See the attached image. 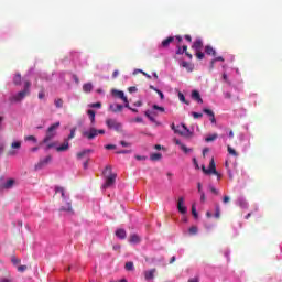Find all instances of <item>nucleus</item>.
<instances>
[{"instance_id": "f257e3e1", "label": "nucleus", "mask_w": 282, "mask_h": 282, "mask_svg": "<svg viewBox=\"0 0 282 282\" xmlns=\"http://www.w3.org/2000/svg\"><path fill=\"white\" fill-rule=\"evenodd\" d=\"M61 195L63 205L61 206L59 210H65L66 213H74V209L72 208V202L67 199V196L65 195V188L61 186H55V195Z\"/></svg>"}, {"instance_id": "f03ea898", "label": "nucleus", "mask_w": 282, "mask_h": 282, "mask_svg": "<svg viewBox=\"0 0 282 282\" xmlns=\"http://www.w3.org/2000/svg\"><path fill=\"white\" fill-rule=\"evenodd\" d=\"M31 87H32V83H30V80H25L23 90L13 95L11 97V102H21V100H23L26 96H30Z\"/></svg>"}, {"instance_id": "7ed1b4c3", "label": "nucleus", "mask_w": 282, "mask_h": 282, "mask_svg": "<svg viewBox=\"0 0 282 282\" xmlns=\"http://www.w3.org/2000/svg\"><path fill=\"white\" fill-rule=\"evenodd\" d=\"M58 127H61V122L58 121L50 126L48 129L46 130V135L43 139V141L40 143V145L47 144V142H51V140H54V138H56V129H58Z\"/></svg>"}, {"instance_id": "20e7f679", "label": "nucleus", "mask_w": 282, "mask_h": 282, "mask_svg": "<svg viewBox=\"0 0 282 282\" xmlns=\"http://www.w3.org/2000/svg\"><path fill=\"white\" fill-rule=\"evenodd\" d=\"M107 173L109 176L106 177V182L102 185V188H111V186H113V184H116L117 175L111 173V165H108L105 167L104 175H107Z\"/></svg>"}, {"instance_id": "39448f33", "label": "nucleus", "mask_w": 282, "mask_h": 282, "mask_svg": "<svg viewBox=\"0 0 282 282\" xmlns=\"http://www.w3.org/2000/svg\"><path fill=\"white\" fill-rule=\"evenodd\" d=\"M171 129L174 130V133H177L178 135H182L183 138H191L193 135V132H191L189 129L186 128V124L182 123L181 126H176L175 123H172Z\"/></svg>"}, {"instance_id": "423d86ee", "label": "nucleus", "mask_w": 282, "mask_h": 282, "mask_svg": "<svg viewBox=\"0 0 282 282\" xmlns=\"http://www.w3.org/2000/svg\"><path fill=\"white\" fill-rule=\"evenodd\" d=\"M83 138H86L87 140H94V138H97V135H105V130L104 129H96V128H90L88 131L82 132Z\"/></svg>"}, {"instance_id": "0eeeda50", "label": "nucleus", "mask_w": 282, "mask_h": 282, "mask_svg": "<svg viewBox=\"0 0 282 282\" xmlns=\"http://www.w3.org/2000/svg\"><path fill=\"white\" fill-rule=\"evenodd\" d=\"M106 126L108 127V129H113V131H122V123L118 122V120L116 119H107Z\"/></svg>"}, {"instance_id": "6e6552de", "label": "nucleus", "mask_w": 282, "mask_h": 282, "mask_svg": "<svg viewBox=\"0 0 282 282\" xmlns=\"http://www.w3.org/2000/svg\"><path fill=\"white\" fill-rule=\"evenodd\" d=\"M207 173H209V175H216L218 180H221V174L217 172V167L215 165V159L210 160L209 167L207 169Z\"/></svg>"}, {"instance_id": "1a4fd4ad", "label": "nucleus", "mask_w": 282, "mask_h": 282, "mask_svg": "<svg viewBox=\"0 0 282 282\" xmlns=\"http://www.w3.org/2000/svg\"><path fill=\"white\" fill-rule=\"evenodd\" d=\"M177 210L178 213H181V215H186L187 213V208L186 206L184 205V197H178V200H177Z\"/></svg>"}, {"instance_id": "9d476101", "label": "nucleus", "mask_w": 282, "mask_h": 282, "mask_svg": "<svg viewBox=\"0 0 282 282\" xmlns=\"http://www.w3.org/2000/svg\"><path fill=\"white\" fill-rule=\"evenodd\" d=\"M142 238L138 236V234H131L129 237V243L132 246H138V243H141Z\"/></svg>"}, {"instance_id": "9b49d317", "label": "nucleus", "mask_w": 282, "mask_h": 282, "mask_svg": "<svg viewBox=\"0 0 282 282\" xmlns=\"http://www.w3.org/2000/svg\"><path fill=\"white\" fill-rule=\"evenodd\" d=\"M55 151H57V153L69 151V141L65 139L62 145L55 148Z\"/></svg>"}, {"instance_id": "f8f14e48", "label": "nucleus", "mask_w": 282, "mask_h": 282, "mask_svg": "<svg viewBox=\"0 0 282 282\" xmlns=\"http://www.w3.org/2000/svg\"><path fill=\"white\" fill-rule=\"evenodd\" d=\"M14 184H15L14 178H9L7 182H4L1 185V188L2 191H10V188H13Z\"/></svg>"}, {"instance_id": "ddd939ff", "label": "nucleus", "mask_w": 282, "mask_h": 282, "mask_svg": "<svg viewBox=\"0 0 282 282\" xmlns=\"http://www.w3.org/2000/svg\"><path fill=\"white\" fill-rule=\"evenodd\" d=\"M122 109H124V106L120 104H111L109 106V110L112 111V113H119Z\"/></svg>"}, {"instance_id": "4468645a", "label": "nucleus", "mask_w": 282, "mask_h": 282, "mask_svg": "<svg viewBox=\"0 0 282 282\" xmlns=\"http://www.w3.org/2000/svg\"><path fill=\"white\" fill-rule=\"evenodd\" d=\"M50 162H52V155H47L45 159L41 160L35 169H42L43 166H47Z\"/></svg>"}, {"instance_id": "2eb2a0df", "label": "nucleus", "mask_w": 282, "mask_h": 282, "mask_svg": "<svg viewBox=\"0 0 282 282\" xmlns=\"http://www.w3.org/2000/svg\"><path fill=\"white\" fill-rule=\"evenodd\" d=\"M144 279L145 281H153V279H155V269L144 271Z\"/></svg>"}, {"instance_id": "dca6fc26", "label": "nucleus", "mask_w": 282, "mask_h": 282, "mask_svg": "<svg viewBox=\"0 0 282 282\" xmlns=\"http://www.w3.org/2000/svg\"><path fill=\"white\" fill-rule=\"evenodd\" d=\"M192 98L193 100H196V102H198L199 105L204 104V99H202V95H199V91L197 90L192 91Z\"/></svg>"}, {"instance_id": "f3484780", "label": "nucleus", "mask_w": 282, "mask_h": 282, "mask_svg": "<svg viewBox=\"0 0 282 282\" xmlns=\"http://www.w3.org/2000/svg\"><path fill=\"white\" fill-rule=\"evenodd\" d=\"M89 153H94V150L91 149L83 150L76 154V158L77 160H83V158H85V155H89Z\"/></svg>"}, {"instance_id": "a211bd4d", "label": "nucleus", "mask_w": 282, "mask_h": 282, "mask_svg": "<svg viewBox=\"0 0 282 282\" xmlns=\"http://www.w3.org/2000/svg\"><path fill=\"white\" fill-rule=\"evenodd\" d=\"M193 50L196 52L202 51V47H204V42H202V39H197L194 44L192 45Z\"/></svg>"}, {"instance_id": "6ab92c4d", "label": "nucleus", "mask_w": 282, "mask_h": 282, "mask_svg": "<svg viewBox=\"0 0 282 282\" xmlns=\"http://www.w3.org/2000/svg\"><path fill=\"white\" fill-rule=\"evenodd\" d=\"M174 144H177V147H181V149L185 152V153H191V149H188L184 143H181L180 139H174Z\"/></svg>"}, {"instance_id": "aec40b11", "label": "nucleus", "mask_w": 282, "mask_h": 282, "mask_svg": "<svg viewBox=\"0 0 282 282\" xmlns=\"http://www.w3.org/2000/svg\"><path fill=\"white\" fill-rule=\"evenodd\" d=\"M115 235L118 239H127V230L124 229H117Z\"/></svg>"}, {"instance_id": "412c9836", "label": "nucleus", "mask_w": 282, "mask_h": 282, "mask_svg": "<svg viewBox=\"0 0 282 282\" xmlns=\"http://www.w3.org/2000/svg\"><path fill=\"white\" fill-rule=\"evenodd\" d=\"M173 41H175L174 36H169L167 39L163 40L161 43L162 47H169L171 45V43H173Z\"/></svg>"}, {"instance_id": "4be33fe9", "label": "nucleus", "mask_w": 282, "mask_h": 282, "mask_svg": "<svg viewBox=\"0 0 282 282\" xmlns=\"http://www.w3.org/2000/svg\"><path fill=\"white\" fill-rule=\"evenodd\" d=\"M205 53L207 56H217V52L210 45L205 46Z\"/></svg>"}, {"instance_id": "5701e85b", "label": "nucleus", "mask_w": 282, "mask_h": 282, "mask_svg": "<svg viewBox=\"0 0 282 282\" xmlns=\"http://www.w3.org/2000/svg\"><path fill=\"white\" fill-rule=\"evenodd\" d=\"M1 282H14V278L10 274V272H6L1 279Z\"/></svg>"}, {"instance_id": "b1692460", "label": "nucleus", "mask_w": 282, "mask_h": 282, "mask_svg": "<svg viewBox=\"0 0 282 282\" xmlns=\"http://www.w3.org/2000/svg\"><path fill=\"white\" fill-rule=\"evenodd\" d=\"M145 116L149 119L150 122H153L154 124H158V121L155 120V115L151 111L147 110Z\"/></svg>"}, {"instance_id": "393cba45", "label": "nucleus", "mask_w": 282, "mask_h": 282, "mask_svg": "<svg viewBox=\"0 0 282 282\" xmlns=\"http://www.w3.org/2000/svg\"><path fill=\"white\" fill-rule=\"evenodd\" d=\"M91 89H94V85H91V83H86L83 85V91H85V94H90Z\"/></svg>"}, {"instance_id": "a878e982", "label": "nucleus", "mask_w": 282, "mask_h": 282, "mask_svg": "<svg viewBox=\"0 0 282 282\" xmlns=\"http://www.w3.org/2000/svg\"><path fill=\"white\" fill-rule=\"evenodd\" d=\"M181 67H184L185 69H187V72H193V69H194L193 64H191L188 62H182Z\"/></svg>"}, {"instance_id": "bb28decb", "label": "nucleus", "mask_w": 282, "mask_h": 282, "mask_svg": "<svg viewBox=\"0 0 282 282\" xmlns=\"http://www.w3.org/2000/svg\"><path fill=\"white\" fill-rule=\"evenodd\" d=\"M115 95L117 96V98H120L121 100H123V102H127V96H124V91L116 90Z\"/></svg>"}, {"instance_id": "cd10ccee", "label": "nucleus", "mask_w": 282, "mask_h": 282, "mask_svg": "<svg viewBox=\"0 0 282 282\" xmlns=\"http://www.w3.org/2000/svg\"><path fill=\"white\" fill-rule=\"evenodd\" d=\"M150 160H152V162H158V161L162 160V153H152L150 155Z\"/></svg>"}, {"instance_id": "c85d7f7f", "label": "nucleus", "mask_w": 282, "mask_h": 282, "mask_svg": "<svg viewBox=\"0 0 282 282\" xmlns=\"http://www.w3.org/2000/svg\"><path fill=\"white\" fill-rule=\"evenodd\" d=\"M227 151H228L229 155H234V158H239V153H237V150L234 149L232 147L228 145Z\"/></svg>"}, {"instance_id": "c756f323", "label": "nucleus", "mask_w": 282, "mask_h": 282, "mask_svg": "<svg viewBox=\"0 0 282 282\" xmlns=\"http://www.w3.org/2000/svg\"><path fill=\"white\" fill-rule=\"evenodd\" d=\"M88 116H89V119L91 121V124H94V122H96V111L94 110H88L87 111Z\"/></svg>"}, {"instance_id": "7c9ffc66", "label": "nucleus", "mask_w": 282, "mask_h": 282, "mask_svg": "<svg viewBox=\"0 0 282 282\" xmlns=\"http://www.w3.org/2000/svg\"><path fill=\"white\" fill-rule=\"evenodd\" d=\"M124 268L128 272H133V270H135V267L133 265V262H131V261L127 262Z\"/></svg>"}, {"instance_id": "2f4dec72", "label": "nucleus", "mask_w": 282, "mask_h": 282, "mask_svg": "<svg viewBox=\"0 0 282 282\" xmlns=\"http://www.w3.org/2000/svg\"><path fill=\"white\" fill-rule=\"evenodd\" d=\"M13 85H21V74H15L13 77Z\"/></svg>"}, {"instance_id": "473e14b6", "label": "nucleus", "mask_w": 282, "mask_h": 282, "mask_svg": "<svg viewBox=\"0 0 282 282\" xmlns=\"http://www.w3.org/2000/svg\"><path fill=\"white\" fill-rule=\"evenodd\" d=\"M217 138H218L217 133L210 134L205 139V142H215Z\"/></svg>"}, {"instance_id": "72a5a7b5", "label": "nucleus", "mask_w": 282, "mask_h": 282, "mask_svg": "<svg viewBox=\"0 0 282 282\" xmlns=\"http://www.w3.org/2000/svg\"><path fill=\"white\" fill-rule=\"evenodd\" d=\"M54 105H55V107L57 109H62V107H63V99H61V98L55 99L54 100Z\"/></svg>"}, {"instance_id": "f704fd0d", "label": "nucleus", "mask_w": 282, "mask_h": 282, "mask_svg": "<svg viewBox=\"0 0 282 282\" xmlns=\"http://www.w3.org/2000/svg\"><path fill=\"white\" fill-rule=\"evenodd\" d=\"M178 99L181 102H184V105H191V102L186 101V97L182 93H178Z\"/></svg>"}, {"instance_id": "c9c22d12", "label": "nucleus", "mask_w": 282, "mask_h": 282, "mask_svg": "<svg viewBox=\"0 0 282 282\" xmlns=\"http://www.w3.org/2000/svg\"><path fill=\"white\" fill-rule=\"evenodd\" d=\"M73 138H76V128L70 130V133L66 140L69 142V140H73Z\"/></svg>"}, {"instance_id": "e433bc0d", "label": "nucleus", "mask_w": 282, "mask_h": 282, "mask_svg": "<svg viewBox=\"0 0 282 282\" xmlns=\"http://www.w3.org/2000/svg\"><path fill=\"white\" fill-rule=\"evenodd\" d=\"M44 149L45 151H50V149H56V142L47 143Z\"/></svg>"}, {"instance_id": "4c0bfd02", "label": "nucleus", "mask_w": 282, "mask_h": 282, "mask_svg": "<svg viewBox=\"0 0 282 282\" xmlns=\"http://www.w3.org/2000/svg\"><path fill=\"white\" fill-rule=\"evenodd\" d=\"M11 262L13 263V265H19V263H21V259L15 258L14 256L11 257Z\"/></svg>"}, {"instance_id": "58836bf2", "label": "nucleus", "mask_w": 282, "mask_h": 282, "mask_svg": "<svg viewBox=\"0 0 282 282\" xmlns=\"http://www.w3.org/2000/svg\"><path fill=\"white\" fill-rule=\"evenodd\" d=\"M203 112L206 113L207 116L213 117L215 116V112H213V110L208 109V108H204L203 109Z\"/></svg>"}, {"instance_id": "ea45409f", "label": "nucleus", "mask_w": 282, "mask_h": 282, "mask_svg": "<svg viewBox=\"0 0 282 282\" xmlns=\"http://www.w3.org/2000/svg\"><path fill=\"white\" fill-rule=\"evenodd\" d=\"M204 56L205 54L202 51H196V58H198V61H204Z\"/></svg>"}, {"instance_id": "a19ab883", "label": "nucleus", "mask_w": 282, "mask_h": 282, "mask_svg": "<svg viewBox=\"0 0 282 282\" xmlns=\"http://www.w3.org/2000/svg\"><path fill=\"white\" fill-rule=\"evenodd\" d=\"M152 109H155L156 111H161V113H164L165 109L162 106L153 105Z\"/></svg>"}, {"instance_id": "79ce46f5", "label": "nucleus", "mask_w": 282, "mask_h": 282, "mask_svg": "<svg viewBox=\"0 0 282 282\" xmlns=\"http://www.w3.org/2000/svg\"><path fill=\"white\" fill-rule=\"evenodd\" d=\"M11 149H21V141H14L11 144Z\"/></svg>"}, {"instance_id": "37998d69", "label": "nucleus", "mask_w": 282, "mask_h": 282, "mask_svg": "<svg viewBox=\"0 0 282 282\" xmlns=\"http://www.w3.org/2000/svg\"><path fill=\"white\" fill-rule=\"evenodd\" d=\"M25 140H26L28 142H34V143L37 142L36 137H34V135H28V137H25Z\"/></svg>"}, {"instance_id": "c03bdc74", "label": "nucleus", "mask_w": 282, "mask_h": 282, "mask_svg": "<svg viewBox=\"0 0 282 282\" xmlns=\"http://www.w3.org/2000/svg\"><path fill=\"white\" fill-rule=\"evenodd\" d=\"M129 153H132V151H131V150H121V151H117V154H118V155H127V154H129Z\"/></svg>"}, {"instance_id": "a18cd8bd", "label": "nucleus", "mask_w": 282, "mask_h": 282, "mask_svg": "<svg viewBox=\"0 0 282 282\" xmlns=\"http://www.w3.org/2000/svg\"><path fill=\"white\" fill-rule=\"evenodd\" d=\"M192 215H193V217H195V219H197L198 214H197V208L195 207V205H192Z\"/></svg>"}, {"instance_id": "49530a36", "label": "nucleus", "mask_w": 282, "mask_h": 282, "mask_svg": "<svg viewBox=\"0 0 282 282\" xmlns=\"http://www.w3.org/2000/svg\"><path fill=\"white\" fill-rule=\"evenodd\" d=\"M197 231H198V229H197L196 226H192V227L189 228V235H197Z\"/></svg>"}, {"instance_id": "de8ad7c7", "label": "nucleus", "mask_w": 282, "mask_h": 282, "mask_svg": "<svg viewBox=\"0 0 282 282\" xmlns=\"http://www.w3.org/2000/svg\"><path fill=\"white\" fill-rule=\"evenodd\" d=\"M192 116H193V118H195V119L204 118V115L200 113V112H192Z\"/></svg>"}, {"instance_id": "09e8293b", "label": "nucleus", "mask_w": 282, "mask_h": 282, "mask_svg": "<svg viewBox=\"0 0 282 282\" xmlns=\"http://www.w3.org/2000/svg\"><path fill=\"white\" fill-rule=\"evenodd\" d=\"M220 215H221V212H220V209H219V205H217V206H216V213H215L216 219H219Z\"/></svg>"}, {"instance_id": "8fccbe9b", "label": "nucleus", "mask_w": 282, "mask_h": 282, "mask_svg": "<svg viewBox=\"0 0 282 282\" xmlns=\"http://www.w3.org/2000/svg\"><path fill=\"white\" fill-rule=\"evenodd\" d=\"M25 270H28V265L25 264L18 267V272H25Z\"/></svg>"}, {"instance_id": "3c124183", "label": "nucleus", "mask_w": 282, "mask_h": 282, "mask_svg": "<svg viewBox=\"0 0 282 282\" xmlns=\"http://www.w3.org/2000/svg\"><path fill=\"white\" fill-rule=\"evenodd\" d=\"M90 107H93L94 109H100V107H102V104L95 102V104H91Z\"/></svg>"}, {"instance_id": "603ef678", "label": "nucleus", "mask_w": 282, "mask_h": 282, "mask_svg": "<svg viewBox=\"0 0 282 282\" xmlns=\"http://www.w3.org/2000/svg\"><path fill=\"white\" fill-rule=\"evenodd\" d=\"M7 155H8L9 158H14V155H17V151H15V150H10V151L7 153Z\"/></svg>"}, {"instance_id": "864d4df0", "label": "nucleus", "mask_w": 282, "mask_h": 282, "mask_svg": "<svg viewBox=\"0 0 282 282\" xmlns=\"http://www.w3.org/2000/svg\"><path fill=\"white\" fill-rule=\"evenodd\" d=\"M121 248L122 247L120 245H113L112 250H115L116 252H120Z\"/></svg>"}, {"instance_id": "5fc2aeb1", "label": "nucleus", "mask_w": 282, "mask_h": 282, "mask_svg": "<svg viewBox=\"0 0 282 282\" xmlns=\"http://www.w3.org/2000/svg\"><path fill=\"white\" fill-rule=\"evenodd\" d=\"M37 98H39L40 100H43V99L45 98V93H44L43 90H41V91L39 93V95H37Z\"/></svg>"}, {"instance_id": "6e6d98bb", "label": "nucleus", "mask_w": 282, "mask_h": 282, "mask_svg": "<svg viewBox=\"0 0 282 282\" xmlns=\"http://www.w3.org/2000/svg\"><path fill=\"white\" fill-rule=\"evenodd\" d=\"M135 91H138V88H137L135 86H131V87L129 88V93H130V94H135Z\"/></svg>"}, {"instance_id": "4d7b16f0", "label": "nucleus", "mask_w": 282, "mask_h": 282, "mask_svg": "<svg viewBox=\"0 0 282 282\" xmlns=\"http://www.w3.org/2000/svg\"><path fill=\"white\" fill-rule=\"evenodd\" d=\"M209 191H210L212 193H214V195H219V192L217 191V188H215V187H213V186L209 187Z\"/></svg>"}, {"instance_id": "13d9d810", "label": "nucleus", "mask_w": 282, "mask_h": 282, "mask_svg": "<svg viewBox=\"0 0 282 282\" xmlns=\"http://www.w3.org/2000/svg\"><path fill=\"white\" fill-rule=\"evenodd\" d=\"M223 80H224L225 83L230 84V80H228V75H227L226 73L223 74Z\"/></svg>"}, {"instance_id": "bf43d9fd", "label": "nucleus", "mask_w": 282, "mask_h": 282, "mask_svg": "<svg viewBox=\"0 0 282 282\" xmlns=\"http://www.w3.org/2000/svg\"><path fill=\"white\" fill-rule=\"evenodd\" d=\"M187 282H199V276L191 278Z\"/></svg>"}, {"instance_id": "052dcab7", "label": "nucleus", "mask_w": 282, "mask_h": 282, "mask_svg": "<svg viewBox=\"0 0 282 282\" xmlns=\"http://www.w3.org/2000/svg\"><path fill=\"white\" fill-rule=\"evenodd\" d=\"M121 147H131V143L127 141H120Z\"/></svg>"}, {"instance_id": "680f3d73", "label": "nucleus", "mask_w": 282, "mask_h": 282, "mask_svg": "<svg viewBox=\"0 0 282 282\" xmlns=\"http://www.w3.org/2000/svg\"><path fill=\"white\" fill-rule=\"evenodd\" d=\"M105 149H107L108 151H110L111 149H116V145H113V144H107V145H105Z\"/></svg>"}, {"instance_id": "e2e57ef3", "label": "nucleus", "mask_w": 282, "mask_h": 282, "mask_svg": "<svg viewBox=\"0 0 282 282\" xmlns=\"http://www.w3.org/2000/svg\"><path fill=\"white\" fill-rule=\"evenodd\" d=\"M200 202H206V194L200 192Z\"/></svg>"}, {"instance_id": "0e129e2a", "label": "nucleus", "mask_w": 282, "mask_h": 282, "mask_svg": "<svg viewBox=\"0 0 282 282\" xmlns=\"http://www.w3.org/2000/svg\"><path fill=\"white\" fill-rule=\"evenodd\" d=\"M202 171L205 173V175H209L208 169H206V165H202Z\"/></svg>"}, {"instance_id": "69168bd1", "label": "nucleus", "mask_w": 282, "mask_h": 282, "mask_svg": "<svg viewBox=\"0 0 282 282\" xmlns=\"http://www.w3.org/2000/svg\"><path fill=\"white\" fill-rule=\"evenodd\" d=\"M176 54H177V55L184 54V52H183V50H182L181 46H177Z\"/></svg>"}, {"instance_id": "338daca9", "label": "nucleus", "mask_w": 282, "mask_h": 282, "mask_svg": "<svg viewBox=\"0 0 282 282\" xmlns=\"http://www.w3.org/2000/svg\"><path fill=\"white\" fill-rule=\"evenodd\" d=\"M193 164L195 166V169H199V163H197V159H193Z\"/></svg>"}, {"instance_id": "774afa93", "label": "nucleus", "mask_w": 282, "mask_h": 282, "mask_svg": "<svg viewBox=\"0 0 282 282\" xmlns=\"http://www.w3.org/2000/svg\"><path fill=\"white\" fill-rule=\"evenodd\" d=\"M156 94H159L161 100H164V93H162L161 90H156Z\"/></svg>"}]
</instances>
